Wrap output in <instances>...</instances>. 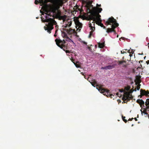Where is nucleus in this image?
I'll return each instance as SVG.
<instances>
[{
  "label": "nucleus",
  "mask_w": 149,
  "mask_h": 149,
  "mask_svg": "<svg viewBox=\"0 0 149 149\" xmlns=\"http://www.w3.org/2000/svg\"><path fill=\"white\" fill-rule=\"evenodd\" d=\"M54 36L56 37L57 36V35L56 34V33H55V34L54 35Z\"/></svg>",
  "instance_id": "nucleus-50"
},
{
  "label": "nucleus",
  "mask_w": 149,
  "mask_h": 149,
  "mask_svg": "<svg viewBox=\"0 0 149 149\" xmlns=\"http://www.w3.org/2000/svg\"><path fill=\"white\" fill-rule=\"evenodd\" d=\"M143 61H142V60H141V61H140L139 62V63H142Z\"/></svg>",
  "instance_id": "nucleus-44"
},
{
  "label": "nucleus",
  "mask_w": 149,
  "mask_h": 149,
  "mask_svg": "<svg viewBox=\"0 0 149 149\" xmlns=\"http://www.w3.org/2000/svg\"><path fill=\"white\" fill-rule=\"evenodd\" d=\"M104 43H98V47L100 48H103L104 47Z\"/></svg>",
  "instance_id": "nucleus-20"
},
{
  "label": "nucleus",
  "mask_w": 149,
  "mask_h": 149,
  "mask_svg": "<svg viewBox=\"0 0 149 149\" xmlns=\"http://www.w3.org/2000/svg\"><path fill=\"white\" fill-rule=\"evenodd\" d=\"M101 21L97 20V21L96 22V23L98 25H100V23H101Z\"/></svg>",
  "instance_id": "nucleus-26"
},
{
  "label": "nucleus",
  "mask_w": 149,
  "mask_h": 149,
  "mask_svg": "<svg viewBox=\"0 0 149 149\" xmlns=\"http://www.w3.org/2000/svg\"><path fill=\"white\" fill-rule=\"evenodd\" d=\"M140 88V86H137V87L136 88H135L134 89V91H136V89H137V90H139Z\"/></svg>",
  "instance_id": "nucleus-27"
},
{
  "label": "nucleus",
  "mask_w": 149,
  "mask_h": 149,
  "mask_svg": "<svg viewBox=\"0 0 149 149\" xmlns=\"http://www.w3.org/2000/svg\"><path fill=\"white\" fill-rule=\"evenodd\" d=\"M127 66L126 65H123V66L124 67H126Z\"/></svg>",
  "instance_id": "nucleus-47"
},
{
  "label": "nucleus",
  "mask_w": 149,
  "mask_h": 149,
  "mask_svg": "<svg viewBox=\"0 0 149 149\" xmlns=\"http://www.w3.org/2000/svg\"><path fill=\"white\" fill-rule=\"evenodd\" d=\"M88 49H91V48L90 47H88Z\"/></svg>",
  "instance_id": "nucleus-52"
},
{
  "label": "nucleus",
  "mask_w": 149,
  "mask_h": 149,
  "mask_svg": "<svg viewBox=\"0 0 149 149\" xmlns=\"http://www.w3.org/2000/svg\"><path fill=\"white\" fill-rule=\"evenodd\" d=\"M107 69H111L114 68L113 65H109L107 66Z\"/></svg>",
  "instance_id": "nucleus-23"
},
{
  "label": "nucleus",
  "mask_w": 149,
  "mask_h": 149,
  "mask_svg": "<svg viewBox=\"0 0 149 149\" xmlns=\"http://www.w3.org/2000/svg\"><path fill=\"white\" fill-rule=\"evenodd\" d=\"M148 117H149V116H148Z\"/></svg>",
  "instance_id": "nucleus-64"
},
{
  "label": "nucleus",
  "mask_w": 149,
  "mask_h": 149,
  "mask_svg": "<svg viewBox=\"0 0 149 149\" xmlns=\"http://www.w3.org/2000/svg\"><path fill=\"white\" fill-rule=\"evenodd\" d=\"M136 102L138 103L139 104L141 107L143 105H144V102L142 100L138 99Z\"/></svg>",
  "instance_id": "nucleus-11"
},
{
  "label": "nucleus",
  "mask_w": 149,
  "mask_h": 149,
  "mask_svg": "<svg viewBox=\"0 0 149 149\" xmlns=\"http://www.w3.org/2000/svg\"><path fill=\"white\" fill-rule=\"evenodd\" d=\"M91 4V3H88L86 4V7L87 8V12L91 14L92 16L91 17V19H93V21L96 19L101 21V15L99 14V13H97L95 8L92 10L91 9V8H93V5Z\"/></svg>",
  "instance_id": "nucleus-2"
},
{
  "label": "nucleus",
  "mask_w": 149,
  "mask_h": 149,
  "mask_svg": "<svg viewBox=\"0 0 149 149\" xmlns=\"http://www.w3.org/2000/svg\"><path fill=\"white\" fill-rule=\"evenodd\" d=\"M53 2L57 8H59L63 4L62 0H53Z\"/></svg>",
  "instance_id": "nucleus-6"
},
{
  "label": "nucleus",
  "mask_w": 149,
  "mask_h": 149,
  "mask_svg": "<svg viewBox=\"0 0 149 149\" xmlns=\"http://www.w3.org/2000/svg\"><path fill=\"white\" fill-rule=\"evenodd\" d=\"M121 52L122 54H124L125 53H126V52H124V51L123 52L122 51H121Z\"/></svg>",
  "instance_id": "nucleus-39"
},
{
  "label": "nucleus",
  "mask_w": 149,
  "mask_h": 149,
  "mask_svg": "<svg viewBox=\"0 0 149 149\" xmlns=\"http://www.w3.org/2000/svg\"><path fill=\"white\" fill-rule=\"evenodd\" d=\"M146 101V106H147L148 105H149V98L147 99Z\"/></svg>",
  "instance_id": "nucleus-28"
},
{
  "label": "nucleus",
  "mask_w": 149,
  "mask_h": 149,
  "mask_svg": "<svg viewBox=\"0 0 149 149\" xmlns=\"http://www.w3.org/2000/svg\"><path fill=\"white\" fill-rule=\"evenodd\" d=\"M149 44V43H148V45Z\"/></svg>",
  "instance_id": "nucleus-61"
},
{
  "label": "nucleus",
  "mask_w": 149,
  "mask_h": 149,
  "mask_svg": "<svg viewBox=\"0 0 149 149\" xmlns=\"http://www.w3.org/2000/svg\"><path fill=\"white\" fill-rule=\"evenodd\" d=\"M61 35L63 38H69L67 36V33L64 32L63 31L62 32Z\"/></svg>",
  "instance_id": "nucleus-17"
},
{
  "label": "nucleus",
  "mask_w": 149,
  "mask_h": 149,
  "mask_svg": "<svg viewBox=\"0 0 149 149\" xmlns=\"http://www.w3.org/2000/svg\"><path fill=\"white\" fill-rule=\"evenodd\" d=\"M74 64L75 66L77 67V68H79L80 66V65H78V64H76V63H75L74 62Z\"/></svg>",
  "instance_id": "nucleus-33"
},
{
  "label": "nucleus",
  "mask_w": 149,
  "mask_h": 149,
  "mask_svg": "<svg viewBox=\"0 0 149 149\" xmlns=\"http://www.w3.org/2000/svg\"><path fill=\"white\" fill-rule=\"evenodd\" d=\"M116 93H118V92H117Z\"/></svg>",
  "instance_id": "nucleus-62"
},
{
  "label": "nucleus",
  "mask_w": 149,
  "mask_h": 149,
  "mask_svg": "<svg viewBox=\"0 0 149 149\" xmlns=\"http://www.w3.org/2000/svg\"><path fill=\"white\" fill-rule=\"evenodd\" d=\"M55 41L58 46L62 49L64 51H65V48L66 47L65 45L66 42L65 40H62L60 39L57 38L55 40Z\"/></svg>",
  "instance_id": "nucleus-4"
},
{
  "label": "nucleus",
  "mask_w": 149,
  "mask_h": 149,
  "mask_svg": "<svg viewBox=\"0 0 149 149\" xmlns=\"http://www.w3.org/2000/svg\"><path fill=\"white\" fill-rule=\"evenodd\" d=\"M128 52H129V53H130V50H129L128 51Z\"/></svg>",
  "instance_id": "nucleus-53"
},
{
  "label": "nucleus",
  "mask_w": 149,
  "mask_h": 149,
  "mask_svg": "<svg viewBox=\"0 0 149 149\" xmlns=\"http://www.w3.org/2000/svg\"><path fill=\"white\" fill-rule=\"evenodd\" d=\"M134 88V87H133ZM131 87L130 86L127 85L125 86L124 88L125 93H132L134 91V90L133 88L130 89Z\"/></svg>",
  "instance_id": "nucleus-7"
},
{
  "label": "nucleus",
  "mask_w": 149,
  "mask_h": 149,
  "mask_svg": "<svg viewBox=\"0 0 149 149\" xmlns=\"http://www.w3.org/2000/svg\"><path fill=\"white\" fill-rule=\"evenodd\" d=\"M140 93H149L148 91H146L145 90L141 89L140 90Z\"/></svg>",
  "instance_id": "nucleus-19"
},
{
  "label": "nucleus",
  "mask_w": 149,
  "mask_h": 149,
  "mask_svg": "<svg viewBox=\"0 0 149 149\" xmlns=\"http://www.w3.org/2000/svg\"><path fill=\"white\" fill-rule=\"evenodd\" d=\"M85 77V78L86 79V78H86V77Z\"/></svg>",
  "instance_id": "nucleus-58"
},
{
  "label": "nucleus",
  "mask_w": 149,
  "mask_h": 149,
  "mask_svg": "<svg viewBox=\"0 0 149 149\" xmlns=\"http://www.w3.org/2000/svg\"><path fill=\"white\" fill-rule=\"evenodd\" d=\"M141 77L139 76H136V79L137 81L139 83H140L141 81Z\"/></svg>",
  "instance_id": "nucleus-22"
},
{
  "label": "nucleus",
  "mask_w": 149,
  "mask_h": 149,
  "mask_svg": "<svg viewBox=\"0 0 149 149\" xmlns=\"http://www.w3.org/2000/svg\"><path fill=\"white\" fill-rule=\"evenodd\" d=\"M92 85L94 87H96V88L101 93H104L106 92L108 93L109 91L102 87V86H100L97 84V82L95 80H93L91 82H90Z\"/></svg>",
  "instance_id": "nucleus-3"
},
{
  "label": "nucleus",
  "mask_w": 149,
  "mask_h": 149,
  "mask_svg": "<svg viewBox=\"0 0 149 149\" xmlns=\"http://www.w3.org/2000/svg\"><path fill=\"white\" fill-rule=\"evenodd\" d=\"M66 17V15H64L61 17V19L63 20V22H64V21L65 20Z\"/></svg>",
  "instance_id": "nucleus-24"
},
{
  "label": "nucleus",
  "mask_w": 149,
  "mask_h": 149,
  "mask_svg": "<svg viewBox=\"0 0 149 149\" xmlns=\"http://www.w3.org/2000/svg\"><path fill=\"white\" fill-rule=\"evenodd\" d=\"M85 77V78L86 79V78H86V77Z\"/></svg>",
  "instance_id": "nucleus-57"
},
{
  "label": "nucleus",
  "mask_w": 149,
  "mask_h": 149,
  "mask_svg": "<svg viewBox=\"0 0 149 149\" xmlns=\"http://www.w3.org/2000/svg\"><path fill=\"white\" fill-rule=\"evenodd\" d=\"M148 47L149 48V45H148Z\"/></svg>",
  "instance_id": "nucleus-63"
},
{
  "label": "nucleus",
  "mask_w": 149,
  "mask_h": 149,
  "mask_svg": "<svg viewBox=\"0 0 149 149\" xmlns=\"http://www.w3.org/2000/svg\"><path fill=\"white\" fill-rule=\"evenodd\" d=\"M142 66L141 65H140V66L139 67V68H141Z\"/></svg>",
  "instance_id": "nucleus-40"
},
{
  "label": "nucleus",
  "mask_w": 149,
  "mask_h": 149,
  "mask_svg": "<svg viewBox=\"0 0 149 149\" xmlns=\"http://www.w3.org/2000/svg\"><path fill=\"white\" fill-rule=\"evenodd\" d=\"M126 62V61H118L117 63L118 64V65H120L121 64H123V63H125Z\"/></svg>",
  "instance_id": "nucleus-21"
},
{
  "label": "nucleus",
  "mask_w": 149,
  "mask_h": 149,
  "mask_svg": "<svg viewBox=\"0 0 149 149\" xmlns=\"http://www.w3.org/2000/svg\"><path fill=\"white\" fill-rule=\"evenodd\" d=\"M118 90L120 92H123V93H125L124 90L123 89H118Z\"/></svg>",
  "instance_id": "nucleus-32"
},
{
  "label": "nucleus",
  "mask_w": 149,
  "mask_h": 149,
  "mask_svg": "<svg viewBox=\"0 0 149 149\" xmlns=\"http://www.w3.org/2000/svg\"><path fill=\"white\" fill-rule=\"evenodd\" d=\"M93 31H91L90 32L89 35L88 36L89 38H91V36L93 35Z\"/></svg>",
  "instance_id": "nucleus-29"
},
{
  "label": "nucleus",
  "mask_w": 149,
  "mask_h": 149,
  "mask_svg": "<svg viewBox=\"0 0 149 149\" xmlns=\"http://www.w3.org/2000/svg\"><path fill=\"white\" fill-rule=\"evenodd\" d=\"M95 8V10L97 12V13H101V11L102 10V9L101 8H93V9Z\"/></svg>",
  "instance_id": "nucleus-16"
},
{
  "label": "nucleus",
  "mask_w": 149,
  "mask_h": 149,
  "mask_svg": "<svg viewBox=\"0 0 149 149\" xmlns=\"http://www.w3.org/2000/svg\"><path fill=\"white\" fill-rule=\"evenodd\" d=\"M97 6H98V7H100V6H101V4L98 5V4H97Z\"/></svg>",
  "instance_id": "nucleus-46"
},
{
  "label": "nucleus",
  "mask_w": 149,
  "mask_h": 149,
  "mask_svg": "<svg viewBox=\"0 0 149 149\" xmlns=\"http://www.w3.org/2000/svg\"><path fill=\"white\" fill-rule=\"evenodd\" d=\"M105 70H107V66L104 67V68Z\"/></svg>",
  "instance_id": "nucleus-41"
},
{
  "label": "nucleus",
  "mask_w": 149,
  "mask_h": 149,
  "mask_svg": "<svg viewBox=\"0 0 149 149\" xmlns=\"http://www.w3.org/2000/svg\"><path fill=\"white\" fill-rule=\"evenodd\" d=\"M134 119L136 121L137 120V118H134Z\"/></svg>",
  "instance_id": "nucleus-49"
},
{
  "label": "nucleus",
  "mask_w": 149,
  "mask_h": 149,
  "mask_svg": "<svg viewBox=\"0 0 149 149\" xmlns=\"http://www.w3.org/2000/svg\"><path fill=\"white\" fill-rule=\"evenodd\" d=\"M72 22L71 20H68L67 23L66 24V25L64 27L67 28V27H70L72 25Z\"/></svg>",
  "instance_id": "nucleus-14"
},
{
  "label": "nucleus",
  "mask_w": 149,
  "mask_h": 149,
  "mask_svg": "<svg viewBox=\"0 0 149 149\" xmlns=\"http://www.w3.org/2000/svg\"><path fill=\"white\" fill-rule=\"evenodd\" d=\"M145 114H147V113H145Z\"/></svg>",
  "instance_id": "nucleus-59"
},
{
  "label": "nucleus",
  "mask_w": 149,
  "mask_h": 149,
  "mask_svg": "<svg viewBox=\"0 0 149 149\" xmlns=\"http://www.w3.org/2000/svg\"><path fill=\"white\" fill-rule=\"evenodd\" d=\"M34 3L36 4H37L40 3H42L43 5H45L46 3V1L45 0H39V1L38 0H35Z\"/></svg>",
  "instance_id": "nucleus-10"
},
{
  "label": "nucleus",
  "mask_w": 149,
  "mask_h": 149,
  "mask_svg": "<svg viewBox=\"0 0 149 149\" xmlns=\"http://www.w3.org/2000/svg\"><path fill=\"white\" fill-rule=\"evenodd\" d=\"M89 27H92V25H91V23H89Z\"/></svg>",
  "instance_id": "nucleus-38"
},
{
  "label": "nucleus",
  "mask_w": 149,
  "mask_h": 149,
  "mask_svg": "<svg viewBox=\"0 0 149 149\" xmlns=\"http://www.w3.org/2000/svg\"><path fill=\"white\" fill-rule=\"evenodd\" d=\"M132 94H123L122 100L124 103H127L133 98Z\"/></svg>",
  "instance_id": "nucleus-5"
},
{
  "label": "nucleus",
  "mask_w": 149,
  "mask_h": 149,
  "mask_svg": "<svg viewBox=\"0 0 149 149\" xmlns=\"http://www.w3.org/2000/svg\"><path fill=\"white\" fill-rule=\"evenodd\" d=\"M76 24L77 26L79 27V28H81L82 27V24L79 20L76 22Z\"/></svg>",
  "instance_id": "nucleus-15"
},
{
  "label": "nucleus",
  "mask_w": 149,
  "mask_h": 149,
  "mask_svg": "<svg viewBox=\"0 0 149 149\" xmlns=\"http://www.w3.org/2000/svg\"><path fill=\"white\" fill-rule=\"evenodd\" d=\"M125 116H122V118L123 119V120L125 123H126L127 122V120L125 119Z\"/></svg>",
  "instance_id": "nucleus-25"
},
{
  "label": "nucleus",
  "mask_w": 149,
  "mask_h": 149,
  "mask_svg": "<svg viewBox=\"0 0 149 149\" xmlns=\"http://www.w3.org/2000/svg\"><path fill=\"white\" fill-rule=\"evenodd\" d=\"M146 63L147 64H149V60H148L146 61Z\"/></svg>",
  "instance_id": "nucleus-42"
},
{
  "label": "nucleus",
  "mask_w": 149,
  "mask_h": 149,
  "mask_svg": "<svg viewBox=\"0 0 149 149\" xmlns=\"http://www.w3.org/2000/svg\"><path fill=\"white\" fill-rule=\"evenodd\" d=\"M101 68L102 69H103V70H104V67H102Z\"/></svg>",
  "instance_id": "nucleus-51"
},
{
  "label": "nucleus",
  "mask_w": 149,
  "mask_h": 149,
  "mask_svg": "<svg viewBox=\"0 0 149 149\" xmlns=\"http://www.w3.org/2000/svg\"><path fill=\"white\" fill-rule=\"evenodd\" d=\"M107 32L108 33H111L112 32H114V33H116V31L115 30H113L111 28H108L107 29Z\"/></svg>",
  "instance_id": "nucleus-13"
},
{
  "label": "nucleus",
  "mask_w": 149,
  "mask_h": 149,
  "mask_svg": "<svg viewBox=\"0 0 149 149\" xmlns=\"http://www.w3.org/2000/svg\"><path fill=\"white\" fill-rule=\"evenodd\" d=\"M45 19L42 20L43 22H48V23L46 24L45 26L44 27L45 29L50 33L51 32V31L54 29L53 25H57V23L53 19L48 18L47 16H45Z\"/></svg>",
  "instance_id": "nucleus-1"
},
{
  "label": "nucleus",
  "mask_w": 149,
  "mask_h": 149,
  "mask_svg": "<svg viewBox=\"0 0 149 149\" xmlns=\"http://www.w3.org/2000/svg\"><path fill=\"white\" fill-rule=\"evenodd\" d=\"M103 24L102 23H100V26H101V27L103 26Z\"/></svg>",
  "instance_id": "nucleus-36"
},
{
  "label": "nucleus",
  "mask_w": 149,
  "mask_h": 149,
  "mask_svg": "<svg viewBox=\"0 0 149 149\" xmlns=\"http://www.w3.org/2000/svg\"><path fill=\"white\" fill-rule=\"evenodd\" d=\"M133 119H134V118H131V119H130H130H129V120H130V121H132V120Z\"/></svg>",
  "instance_id": "nucleus-43"
},
{
  "label": "nucleus",
  "mask_w": 149,
  "mask_h": 149,
  "mask_svg": "<svg viewBox=\"0 0 149 149\" xmlns=\"http://www.w3.org/2000/svg\"><path fill=\"white\" fill-rule=\"evenodd\" d=\"M116 19L112 17L109 18L108 20L106 22V24L107 25H111L112 24H114L116 22Z\"/></svg>",
  "instance_id": "nucleus-9"
},
{
  "label": "nucleus",
  "mask_w": 149,
  "mask_h": 149,
  "mask_svg": "<svg viewBox=\"0 0 149 149\" xmlns=\"http://www.w3.org/2000/svg\"><path fill=\"white\" fill-rule=\"evenodd\" d=\"M134 125L133 124H132V127Z\"/></svg>",
  "instance_id": "nucleus-55"
},
{
  "label": "nucleus",
  "mask_w": 149,
  "mask_h": 149,
  "mask_svg": "<svg viewBox=\"0 0 149 149\" xmlns=\"http://www.w3.org/2000/svg\"><path fill=\"white\" fill-rule=\"evenodd\" d=\"M130 56L131 57V54H130Z\"/></svg>",
  "instance_id": "nucleus-56"
},
{
  "label": "nucleus",
  "mask_w": 149,
  "mask_h": 149,
  "mask_svg": "<svg viewBox=\"0 0 149 149\" xmlns=\"http://www.w3.org/2000/svg\"><path fill=\"white\" fill-rule=\"evenodd\" d=\"M67 31L69 34H71L75 32V30L69 29H67Z\"/></svg>",
  "instance_id": "nucleus-18"
},
{
  "label": "nucleus",
  "mask_w": 149,
  "mask_h": 149,
  "mask_svg": "<svg viewBox=\"0 0 149 149\" xmlns=\"http://www.w3.org/2000/svg\"><path fill=\"white\" fill-rule=\"evenodd\" d=\"M67 49V48L66 47L65 48V51H65L66 53H70V51L68 50H66L65 51V49Z\"/></svg>",
  "instance_id": "nucleus-34"
},
{
  "label": "nucleus",
  "mask_w": 149,
  "mask_h": 149,
  "mask_svg": "<svg viewBox=\"0 0 149 149\" xmlns=\"http://www.w3.org/2000/svg\"><path fill=\"white\" fill-rule=\"evenodd\" d=\"M91 29L92 31H94V29H95V27H94L92 26V27H91Z\"/></svg>",
  "instance_id": "nucleus-37"
},
{
  "label": "nucleus",
  "mask_w": 149,
  "mask_h": 149,
  "mask_svg": "<svg viewBox=\"0 0 149 149\" xmlns=\"http://www.w3.org/2000/svg\"><path fill=\"white\" fill-rule=\"evenodd\" d=\"M56 33L58 31V25H56Z\"/></svg>",
  "instance_id": "nucleus-31"
},
{
  "label": "nucleus",
  "mask_w": 149,
  "mask_h": 149,
  "mask_svg": "<svg viewBox=\"0 0 149 149\" xmlns=\"http://www.w3.org/2000/svg\"><path fill=\"white\" fill-rule=\"evenodd\" d=\"M44 11L46 13H47L48 12V9L47 8H46L44 9Z\"/></svg>",
  "instance_id": "nucleus-35"
},
{
  "label": "nucleus",
  "mask_w": 149,
  "mask_h": 149,
  "mask_svg": "<svg viewBox=\"0 0 149 149\" xmlns=\"http://www.w3.org/2000/svg\"><path fill=\"white\" fill-rule=\"evenodd\" d=\"M146 56H145L144 57V59H145V58H146Z\"/></svg>",
  "instance_id": "nucleus-54"
},
{
  "label": "nucleus",
  "mask_w": 149,
  "mask_h": 149,
  "mask_svg": "<svg viewBox=\"0 0 149 149\" xmlns=\"http://www.w3.org/2000/svg\"><path fill=\"white\" fill-rule=\"evenodd\" d=\"M102 27H103V28L104 29H106V27L105 26H104V25H103V26H102Z\"/></svg>",
  "instance_id": "nucleus-48"
},
{
  "label": "nucleus",
  "mask_w": 149,
  "mask_h": 149,
  "mask_svg": "<svg viewBox=\"0 0 149 149\" xmlns=\"http://www.w3.org/2000/svg\"><path fill=\"white\" fill-rule=\"evenodd\" d=\"M83 43L85 45H87V43L84 41H83Z\"/></svg>",
  "instance_id": "nucleus-45"
},
{
  "label": "nucleus",
  "mask_w": 149,
  "mask_h": 149,
  "mask_svg": "<svg viewBox=\"0 0 149 149\" xmlns=\"http://www.w3.org/2000/svg\"><path fill=\"white\" fill-rule=\"evenodd\" d=\"M118 26V24L116 22H115L111 25V29L113 30H115V29Z\"/></svg>",
  "instance_id": "nucleus-12"
},
{
  "label": "nucleus",
  "mask_w": 149,
  "mask_h": 149,
  "mask_svg": "<svg viewBox=\"0 0 149 149\" xmlns=\"http://www.w3.org/2000/svg\"><path fill=\"white\" fill-rule=\"evenodd\" d=\"M104 95L106 96L107 97H110L111 98H113V99L116 97V96L118 95V96L119 95L121 96L122 95L121 94H103Z\"/></svg>",
  "instance_id": "nucleus-8"
},
{
  "label": "nucleus",
  "mask_w": 149,
  "mask_h": 149,
  "mask_svg": "<svg viewBox=\"0 0 149 149\" xmlns=\"http://www.w3.org/2000/svg\"><path fill=\"white\" fill-rule=\"evenodd\" d=\"M88 77V79H88V77Z\"/></svg>",
  "instance_id": "nucleus-60"
},
{
  "label": "nucleus",
  "mask_w": 149,
  "mask_h": 149,
  "mask_svg": "<svg viewBox=\"0 0 149 149\" xmlns=\"http://www.w3.org/2000/svg\"><path fill=\"white\" fill-rule=\"evenodd\" d=\"M140 94H141V95H139V96H140V97H141L142 96H143L144 95H148V94H141V93Z\"/></svg>",
  "instance_id": "nucleus-30"
}]
</instances>
